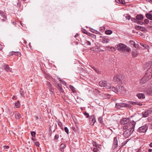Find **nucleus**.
<instances>
[{
  "label": "nucleus",
  "instance_id": "f257e3e1",
  "mask_svg": "<svg viewBox=\"0 0 152 152\" xmlns=\"http://www.w3.org/2000/svg\"><path fill=\"white\" fill-rule=\"evenodd\" d=\"M150 69L147 70L145 75L141 79L140 83L142 84H144L150 79L152 76V72H151Z\"/></svg>",
  "mask_w": 152,
  "mask_h": 152
},
{
  "label": "nucleus",
  "instance_id": "f03ea898",
  "mask_svg": "<svg viewBox=\"0 0 152 152\" xmlns=\"http://www.w3.org/2000/svg\"><path fill=\"white\" fill-rule=\"evenodd\" d=\"M116 49L119 51H122L124 53L129 52L131 49L125 44L119 43L115 46Z\"/></svg>",
  "mask_w": 152,
  "mask_h": 152
},
{
  "label": "nucleus",
  "instance_id": "7ed1b4c3",
  "mask_svg": "<svg viewBox=\"0 0 152 152\" xmlns=\"http://www.w3.org/2000/svg\"><path fill=\"white\" fill-rule=\"evenodd\" d=\"M131 106L130 104L124 103H120L116 104L115 107L116 108L120 109L123 107L130 108Z\"/></svg>",
  "mask_w": 152,
  "mask_h": 152
},
{
  "label": "nucleus",
  "instance_id": "20e7f679",
  "mask_svg": "<svg viewBox=\"0 0 152 152\" xmlns=\"http://www.w3.org/2000/svg\"><path fill=\"white\" fill-rule=\"evenodd\" d=\"M99 85L101 87H105L107 89H110V84L105 81H101L99 82Z\"/></svg>",
  "mask_w": 152,
  "mask_h": 152
},
{
  "label": "nucleus",
  "instance_id": "39448f33",
  "mask_svg": "<svg viewBox=\"0 0 152 152\" xmlns=\"http://www.w3.org/2000/svg\"><path fill=\"white\" fill-rule=\"evenodd\" d=\"M148 129V126L147 124H146L140 127L137 131L140 133H145L146 132Z\"/></svg>",
  "mask_w": 152,
  "mask_h": 152
},
{
  "label": "nucleus",
  "instance_id": "423d86ee",
  "mask_svg": "<svg viewBox=\"0 0 152 152\" xmlns=\"http://www.w3.org/2000/svg\"><path fill=\"white\" fill-rule=\"evenodd\" d=\"M123 77H121V76H115L113 78V81L114 82H116L119 84L121 85L122 84V80L123 79Z\"/></svg>",
  "mask_w": 152,
  "mask_h": 152
},
{
  "label": "nucleus",
  "instance_id": "0eeeda50",
  "mask_svg": "<svg viewBox=\"0 0 152 152\" xmlns=\"http://www.w3.org/2000/svg\"><path fill=\"white\" fill-rule=\"evenodd\" d=\"M131 125H130V127L127 130H129V132L130 133L131 135L134 131V128L136 123L134 121H131Z\"/></svg>",
  "mask_w": 152,
  "mask_h": 152
},
{
  "label": "nucleus",
  "instance_id": "6e6552de",
  "mask_svg": "<svg viewBox=\"0 0 152 152\" xmlns=\"http://www.w3.org/2000/svg\"><path fill=\"white\" fill-rule=\"evenodd\" d=\"M89 122L90 125L94 126V124L96 122V118L94 115H92L90 116L89 118Z\"/></svg>",
  "mask_w": 152,
  "mask_h": 152
},
{
  "label": "nucleus",
  "instance_id": "1a4fd4ad",
  "mask_svg": "<svg viewBox=\"0 0 152 152\" xmlns=\"http://www.w3.org/2000/svg\"><path fill=\"white\" fill-rule=\"evenodd\" d=\"M118 88V93L120 92L121 93L123 94L125 92L124 88L121 85L117 86Z\"/></svg>",
  "mask_w": 152,
  "mask_h": 152
},
{
  "label": "nucleus",
  "instance_id": "9d476101",
  "mask_svg": "<svg viewBox=\"0 0 152 152\" xmlns=\"http://www.w3.org/2000/svg\"><path fill=\"white\" fill-rule=\"evenodd\" d=\"M152 65V61H148L144 65V67L145 68H148V70L150 69L151 70V72H152V70L151 69H150Z\"/></svg>",
  "mask_w": 152,
  "mask_h": 152
},
{
  "label": "nucleus",
  "instance_id": "9b49d317",
  "mask_svg": "<svg viewBox=\"0 0 152 152\" xmlns=\"http://www.w3.org/2000/svg\"><path fill=\"white\" fill-rule=\"evenodd\" d=\"M129 122V119L127 118H124L121 119L120 121L121 124L124 125L128 124Z\"/></svg>",
  "mask_w": 152,
  "mask_h": 152
},
{
  "label": "nucleus",
  "instance_id": "f8f14e48",
  "mask_svg": "<svg viewBox=\"0 0 152 152\" xmlns=\"http://www.w3.org/2000/svg\"><path fill=\"white\" fill-rule=\"evenodd\" d=\"M118 141L117 137H115L113 138V145L112 146V148L113 149H114L118 147Z\"/></svg>",
  "mask_w": 152,
  "mask_h": 152
},
{
  "label": "nucleus",
  "instance_id": "ddd939ff",
  "mask_svg": "<svg viewBox=\"0 0 152 152\" xmlns=\"http://www.w3.org/2000/svg\"><path fill=\"white\" fill-rule=\"evenodd\" d=\"M2 66L3 68L5 71L10 72L11 71V69L9 67L8 65L5 64H3Z\"/></svg>",
  "mask_w": 152,
  "mask_h": 152
},
{
  "label": "nucleus",
  "instance_id": "4468645a",
  "mask_svg": "<svg viewBox=\"0 0 152 152\" xmlns=\"http://www.w3.org/2000/svg\"><path fill=\"white\" fill-rule=\"evenodd\" d=\"M56 86L60 92H64V91L63 89L62 85L60 83H57L56 82Z\"/></svg>",
  "mask_w": 152,
  "mask_h": 152
},
{
  "label": "nucleus",
  "instance_id": "2eb2a0df",
  "mask_svg": "<svg viewBox=\"0 0 152 152\" xmlns=\"http://www.w3.org/2000/svg\"><path fill=\"white\" fill-rule=\"evenodd\" d=\"M152 110H148L145 112H143L142 113L143 116L144 117H146L148 116L149 114L151 113Z\"/></svg>",
  "mask_w": 152,
  "mask_h": 152
},
{
  "label": "nucleus",
  "instance_id": "dca6fc26",
  "mask_svg": "<svg viewBox=\"0 0 152 152\" xmlns=\"http://www.w3.org/2000/svg\"><path fill=\"white\" fill-rule=\"evenodd\" d=\"M123 135L126 138L129 137L130 135V133L129 132V130H126L124 132Z\"/></svg>",
  "mask_w": 152,
  "mask_h": 152
},
{
  "label": "nucleus",
  "instance_id": "f3484780",
  "mask_svg": "<svg viewBox=\"0 0 152 152\" xmlns=\"http://www.w3.org/2000/svg\"><path fill=\"white\" fill-rule=\"evenodd\" d=\"M129 103L132 105H137L140 106H141L142 105V102H132L130 101Z\"/></svg>",
  "mask_w": 152,
  "mask_h": 152
},
{
  "label": "nucleus",
  "instance_id": "a211bd4d",
  "mask_svg": "<svg viewBox=\"0 0 152 152\" xmlns=\"http://www.w3.org/2000/svg\"><path fill=\"white\" fill-rule=\"evenodd\" d=\"M137 20H138L142 21L143 19V16L142 14L137 15L136 17Z\"/></svg>",
  "mask_w": 152,
  "mask_h": 152
},
{
  "label": "nucleus",
  "instance_id": "6ab92c4d",
  "mask_svg": "<svg viewBox=\"0 0 152 152\" xmlns=\"http://www.w3.org/2000/svg\"><path fill=\"white\" fill-rule=\"evenodd\" d=\"M7 20L6 16L2 17V18L0 19V24H2L3 23L7 21Z\"/></svg>",
  "mask_w": 152,
  "mask_h": 152
},
{
  "label": "nucleus",
  "instance_id": "aec40b11",
  "mask_svg": "<svg viewBox=\"0 0 152 152\" xmlns=\"http://www.w3.org/2000/svg\"><path fill=\"white\" fill-rule=\"evenodd\" d=\"M137 96L139 99H144L145 97L144 94L142 93H138L137 94Z\"/></svg>",
  "mask_w": 152,
  "mask_h": 152
},
{
  "label": "nucleus",
  "instance_id": "412c9836",
  "mask_svg": "<svg viewBox=\"0 0 152 152\" xmlns=\"http://www.w3.org/2000/svg\"><path fill=\"white\" fill-rule=\"evenodd\" d=\"M106 49L107 50H109L112 51L114 52L115 50V48L114 47L107 46L106 48Z\"/></svg>",
  "mask_w": 152,
  "mask_h": 152
},
{
  "label": "nucleus",
  "instance_id": "4be33fe9",
  "mask_svg": "<svg viewBox=\"0 0 152 152\" xmlns=\"http://www.w3.org/2000/svg\"><path fill=\"white\" fill-rule=\"evenodd\" d=\"M147 93L148 94L152 95V86L150 87L147 90Z\"/></svg>",
  "mask_w": 152,
  "mask_h": 152
},
{
  "label": "nucleus",
  "instance_id": "5701e85b",
  "mask_svg": "<svg viewBox=\"0 0 152 152\" xmlns=\"http://www.w3.org/2000/svg\"><path fill=\"white\" fill-rule=\"evenodd\" d=\"M131 125V122L129 123L128 124H126V125L124 126L123 127V129H129L130 127V125Z\"/></svg>",
  "mask_w": 152,
  "mask_h": 152
},
{
  "label": "nucleus",
  "instance_id": "b1692460",
  "mask_svg": "<svg viewBox=\"0 0 152 152\" xmlns=\"http://www.w3.org/2000/svg\"><path fill=\"white\" fill-rule=\"evenodd\" d=\"M15 118L16 119H19L21 118V116L18 112H16L15 114Z\"/></svg>",
  "mask_w": 152,
  "mask_h": 152
},
{
  "label": "nucleus",
  "instance_id": "393cba45",
  "mask_svg": "<svg viewBox=\"0 0 152 152\" xmlns=\"http://www.w3.org/2000/svg\"><path fill=\"white\" fill-rule=\"evenodd\" d=\"M135 28L137 30H140L142 31H143L144 30V29H145V28L142 26H135Z\"/></svg>",
  "mask_w": 152,
  "mask_h": 152
},
{
  "label": "nucleus",
  "instance_id": "a878e982",
  "mask_svg": "<svg viewBox=\"0 0 152 152\" xmlns=\"http://www.w3.org/2000/svg\"><path fill=\"white\" fill-rule=\"evenodd\" d=\"M66 145L65 144L62 143L60 145V150L61 151H64V149L66 147Z\"/></svg>",
  "mask_w": 152,
  "mask_h": 152
},
{
  "label": "nucleus",
  "instance_id": "bb28decb",
  "mask_svg": "<svg viewBox=\"0 0 152 152\" xmlns=\"http://www.w3.org/2000/svg\"><path fill=\"white\" fill-rule=\"evenodd\" d=\"M146 17L150 20H152V15L149 13H146L145 14Z\"/></svg>",
  "mask_w": 152,
  "mask_h": 152
},
{
  "label": "nucleus",
  "instance_id": "cd10ccee",
  "mask_svg": "<svg viewBox=\"0 0 152 152\" xmlns=\"http://www.w3.org/2000/svg\"><path fill=\"white\" fill-rule=\"evenodd\" d=\"M111 90H112L115 93H118V88H115L113 86L112 87H111V88L110 89Z\"/></svg>",
  "mask_w": 152,
  "mask_h": 152
},
{
  "label": "nucleus",
  "instance_id": "c85d7f7f",
  "mask_svg": "<svg viewBox=\"0 0 152 152\" xmlns=\"http://www.w3.org/2000/svg\"><path fill=\"white\" fill-rule=\"evenodd\" d=\"M6 14L3 11L0 10V19L2 18V17L6 16Z\"/></svg>",
  "mask_w": 152,
  "mask_h": 152
},
{
  "label": "nucleus",
  "instance_id": "c756f323",
  "mask_svg": "<svg viewBox=\"0 0 152 152\" xmlns=\"http://www.w3.org/2000/svg\"><path fill=\"white\" fill-rule=\"evenodd\" d=\"M132 54L133 57H136L137 56L138 53L137 51H132Z\"/></svg>",
  "mask_w": 152,
  "mask_h": 152
},
{
  "label": "nucleus",
  "instance_id": "7c9ffc66",
  "mask_svg": "<svg viewBox=\"0 0 152 152\" xmlns=\"http://www.w3.org/2000/svg\"><path fill=\"white\" fill-rule=\"evenodd\" d=\"M20 106V104L19 100L17 101V102L15 103V106L17 108L19 107Z\"/></svg>",
  "mask_w": 152,
  "mask_h": 152
},
{
  "label": "nucleus",
  "instance_id": "2f4dec72",
  "mask_svg": "<svg viewBox=\"0 0 152 152\" xmlns=\"http://www.w3.org/2000/svg\"><path fill=\"white\" fill-rule=\"evenodd\" d=\"M47 88L49 90V91L51 92L52 93V94H54V90L53 88L52 87V86L48 88Z\"/></svg>",
  "mask_w": 152,
  "mask_h": 152
},
{
  "label": "nucleus",
  "instance_id": "473e14b6",
  "mask_svg": "<svg viewBox=\"0 0 152 152\" xmlns=\"http://www.w3.org/2000/svg\"><path fill=\"white\" fill-rule=\"evenodd\" d=\"M116 2L118 3H121L122 4H124L125 2L124 0H115Z\"/></svg>",
  "mask_w": 152,
  "mask_h": 152
},
{
  "label": "nucleus",
  "instance_id": "72a5a7b5",
  "mask_svg": "<svg viewBox=\"0 0 152 152\" xmlns=\"http://www.w3.org/2000/svg\"><path fill=\"white\" fill-rule=\"evenodd\" d=\"M102 42L103 43H107L109 41V40L107 38H104L102 39Z\"/></svg>",
  "mask_w": 152,
  "mask_h": 152
},
{
  "label": "nucleus",
  "instance_id": "f704fd0d",
  "mask_svg": "<svg viewBox=\"0 0 152 152\" xmlns=\"http://www.w3.org/2000/svg\"><path fill=\"white\" fill-rule=\"evenodd\" d=\"M113 33V31L111 30H107L105 31V33L107 35L111 34Z\"/></svg>",
  "mask_w": 152,
  "mask_h": 152
},
{
  "label": "nucleus",
  "instance_id": "c9c22d12",
  "mask_svg": "<svg viewBox=\"0 0 152 152\" xmlns=\"http://www.w3.org/2000/svg\"><path fill=\"white\" fill-rule=\"evenodd\" d=\"M98 121L99 122L102 124H104L103 121V117L100 116L98 118Z\"/></svg>",
  "mask_w": 152,
  "mask_h": 152
},
{
  "label": "nucleus",
  "instance_id": "e433bc0d",
  "mask_svg": "<svg viewBox=\"0 0 152 152\" xmlns=\"http://www.w3.org/2000/svg\"><path fill=\"white\" fill-rule=\"evenodd\" d=\"M69 87L73 92H76L75 88L73 86L70 85L69 86Z\"/></svg>",
  "mask_w": 152,
  "mask_h": 152
},
{
  "label": "nucleus",
  "instance_id": "4c0bfd02",
  "mask_svg": "<svg viewBox=\"0 0 152 152\" xmlns=\"http://www.w3.org/2000/svg\"><path fill=\"white\" fill-rule=\"evenodd\" d=\"M83 114L86 118H88L90 117L89 114L86 111L84 112Z\"/></svg>",
  "mask_w": 152,
  "mask_h": 152
},
{
  "label": "nucleus",
  "instance_id": "58836bf2",
  "mask_svg": "<svg viewBox=\"0 0 152 152\" xmlns=\"http://www.w3.org/2000/svg\"><path fill=\"white\" fill-rule=\"evenodd\" d=\"M58 125L60 127L61 129L63 130V126L62 123L60 122V121H58Z\"/></svg>",
  "mask_w": 152,
  "mask_h": 152
},
{
  "label": "nucleus",
  "instance_id": "ea45409f",
  "mask_svg": "<svg viewBox=\"0 0 152 152\" xmlns=\"http://www.w3.org/2000/svg\"><path fill=\"white\" fill-rule=\"evenodd\" d=\"M83 43L84 44H86L88 45H91V42L85 40Z\"/></svg>",
  "mask_w": 152,
  "mask_h": 152
},
{
  "label": "nucleus",
  "instance_id": "a19ab883",
  "mask_svg": "<svg viewBox=\"0 0 152 152\" xmlns=\"http://www.w3.org/2000/svg\"><path fill=\"white\" fill-rule=\"evenodd\" d=\"M20 94L21 95L23 96V97H24V91L22 89V88H21L20 90Z\"/></svg>",
  "mask_w": 152,
  "mask_h": 152
},
{
  "label": "nucleus",
  "instance_id": "79ce46f5",
  "mask_svg": "<svg viewBox=\"0 0 152 152\" xmlns=\"http://www.w3.org/2000/svg\"><path fill=\"white\" fill-rule=\"evenodd\" d=\"M140 45L146 49H148L149 47V46L145 44L141 43Z\"/></svg>",
  "mask_w": 152,
  "mask_h": 152
},
{
  "label": "nucleus",
  "instance_id": "37998d69",
  "mask_svg": "<svg viewBox=\"0 0 152 152\" xmlns=\"http://www.w3.org/2000/svg\"><path fill=\"white\" fill-rule=\"evenodd\" d=\"M92 143L94 146H96V147H99V145L97 144L96 142L93 141Z\"/></svg>",
  "mask_w": 152,
  "mask_h": 152
},
{
  "label": "nucleus",
  "instance_id": "c03bdc74",
  "mask_svg": "<svg viewBox=\"0 0 152 152\" xmlns=\"http://www.w3.org/2000/svg\"><path fill=\"white\" fill-rule=\"evenodd\" d=\"M46 85L47 86V88L52 86L51 83L49 82H46Z\"/></svg>",
  "mask_w": 152,
  "mask_h": 152
},
{
  "label": "nucleus",
  "instance_id": "a18cd8bd",
  "mask_svg": "<svg viewBox=\"0 0 152 152\" xmlns=\"http://www.w3.org/2000/svg\"><path fill=\"white\" fill-rule=\"evenodd\" d=\"M125 17L126 19H127L128 20H129L131 18V17L130 15L127 14L125 15Z\"/></svg>",
  "mask_w": 152,
  "mask_h": 152
},
{
  "label": "nucleus",
  "instance_id": "49530a36",
  "mask_svg": "<svg viewBox=\"0 0 152 152\" xmlns=\"http://www.w3.org/2000/svg\"><path fill=\"white\" fill-rule=\"evenodd\" d=\"M15 55H17L18 56H20L21 55L20 53L18 51H15Z\"/></svg>",
  "mask_w": 152,
  "mask_h": 152
},
{
  "label": "nucleus",
  "instance_id": "de8ad7c7",
  "mask_svg": "<svg viewBox=\"0 0 152 152\" xmlns=\"http://www.w3.org/2000/svg\"><path fill=\"white\" fill-rule=\"evenodd\" d=\"M64 130L65 132L67 134H69V130L66 127H65L64 128Z\"/></svg>",
  "mask_w": 152,
  "mask_h": 152
},
{
  "label": "nucleus",
  "instance_id": "09e8293b",
  "mask_svg": "<svg viewBox=\"0 0 152 152\" xmlns=\"http://www.w3.org/2000/svg\"><path fill=\"white\" fill-rule=\"evenodd\" d=\"M131 20L133 22L135 23H137V20L136 19H135V18H131Z\"/></svg>",
  "mask_w": 152,
  "mask_h": 152
},
{
  "label": "nucleus",
  "instance_id": "8fccbe9b",
  "mask_svg": "<svg viewBox=\"0 0 152 152\" xmlns=\"http://www.w3.org/2000/svg\"><path fill=\"white\" fill-rule=\"evenodd\" d=\"M15 51L11 52L9 53V56H12L14 55H15Z\"/></svg>",
  "mask_w": 152,
  "mask_h": 152
},
{
  "label": "nucleus",
  "instance_id": "3c124183",
  "mask_svg": "<svg viewBox=\"0 0 152 152\" xmlns=\"http://www.w3.org/2000/svg\"><path fill=\"white\" fill-rule=\"evenodd\" d=\"M59 137V135L58 134H56L55 135L54 138L53 139V140H57Z\"/></svg>",
  "mask_w": 152,
  "mask_h": 152
},
{
  "label": "nucleus",
  "instance_id": "603ef678",
  "mask_svg": "<svg viewBox=\"0 0 152 152\" xmlns=\"http://www.w3.org/2000/svg\"><path fill=\"white\" fill-rule=\"evenodd\" d=\"M82 32L83 33L87 34V35H88V34H90V33H89L86 30L84 29H83V30H82Z\"/></svg>",
  "mask_w": 152,
  "mask_h": 152
},
{
  "label": "nucleus",
  "instance_id": "864d4df0",
  "mask_svg": "<svg viewBox=\"0 0 152 152\" xmlns=\"http://www.w3.org/2000/svg\"><path fill=\"white\" fill-rule=\"evenodd\" d=\"M127 141H126L122 142L121 146V147H123L127 143Z\"/></svg>",
  "mask_w": 152,
  "mask_h": 152
},
{
  "label": "nucleus",
  "instance_id": "5fc2aeb1",
  "mask_svg": "<svg viewBox=\"0 0 152 152\" xmlns=\"http://www.w3.org/2000/svg\"><path fill=\"white\" fill-rule=\"evenodd\" d=\"M96 148H93V151L94 152H98L99 151V149Z\"/></svg>",
  "mask_w": 152,
  "mask_h": 152
},
{
  "label": "nucleus",
  "instance_id": "6e6d98bb",
  "mask_svg": "<svg viewBox=\"0 0 152 152\" xmlns=\"http://www.w3.org/2000/svg\"><path fill=\"white\" fill-rule=\"evenodd\" d=\"M31 134L32 137H35L36 135V132H34L32 131L31 132Z\"/></svg>",
  "mask_w": 152,
  "mask_h": 152
},
{
  "label": "nucleus",
  "instance_id": "4d7b16f0",
  "mask_svg": "<svg viewBox=\"0 0 152 152\" xmlns=\"http://www.w3.org/2000/svg\"><path fill=\"white\" fill-rule=\"evenodd\" d=\"M144 23L146 24H148L149 23V20L147 19H145L144 20Z\"/></svg>",
  "mask_w": 152,
  "mask_h": 152
},
{
  "label": "nucleus",
  "instance_id": "13d9d810",
  "mask_svg": "<svg viewBox=\"0 0 152 152\" xmlns=\"http://www.w3.org/2000/svg\"><path fill=\"white\" fill-rule=\"evenodd\" d=\"M35 145L38 147L39 146V142H35Z\"/></svg>",
  "mask_w": 152,
  "mask_h": 152
},
{
  "label": "nucleus",
  "instance_id": "bf43d9fd",
  "mask_svg": "<svg viewBox=\"0 0 152 152\" xmlns=\"http://www.w3.org/2000/svg\"><path fill=\"white\" fill-rule=\"evenodd\" d=\"M137 23L139 24L140 25H142V24H143L144 23V22H142V21H137Z\"/></svg>",
  "mask_w": 152,
  "mask_h": 152
},
{
  "label": "nucleus",
  "instance_id": "052dcab7",
  "mask_svg": "<svg viewBox=\"0 0 152 152\" xmlns=\"http://www.w3.org/2000/svg\"><path fill=\"white\" fill-rule=\"evenodd\" d=\"M134 46L136 48H139V45L138 44H134Z\"/></svg>",
  "mask_w": 152,
  "mask_h": 152
},
{
  "label": "nucleus",
  "instance_id": "680f3d73",
  "mask_svg": "<svg viewBox=\"0 0 152 152\" xmlns=\"http://www.w3.org/2000/svg\"><path fill=\"white\" fill-rule=\"evenodd\" d=\"M90 31L93 33H95L96 31V30H94L93 28H90Z\"/></svg>",
  "mask_w": 152,
  "mask_h": 152
},
{
  "label": "nucleus",
  "instance_id": "e2e57ef3",
  "mask_svg": "<svg viewBox=\"0 0 152 152\" xmlns=\"http://www.w3.org/2000/svg\"><path fill=\"white\" fill-rule=\"evenodd\" d=\"M3 147L5 149H7L9 148L10 147L8 145H4L3 146Z\"/></svg>",
  "mask_w": 152,
  "mask_h": 152
},
{
  "label": "nucleus",
  "instance_id": "0e129e2a",
  "mask_svg": "<svg viewBox=\"0 0 152 152\" xmlns=\"http://www.w3.org/2000/svg\"><path fill=\"white\" fill-rule=\"evenodd\" d=\"M91 68H92L96 72H98L99 71L98 70H97L95 67L94 66L91 67Z\"/></svg>",
  "mask_w": 152,
  "mask_h": 152
},
{
  "label": "nucleus",
  "instance_id": "69168bd1",
  "mask_svg": "<svg viewBox=\"0 0 152 152\" xmlns=\"http://www.w3.org/2000/svg\"><path fill=\"white\" fill-rule=\"evenodd\" d=\"M45 77L47 78V79H49V76H48V75L47 74H45Z\"/></svg>",
  "mask_w": 152,
  "mask_h": 152
},
{
  "label": "nucleus",
  "instance_id": "338daca9",
  "mask_svg": "<svg viewBox=\"0 0 152 152\" xmlns=\"http://www.w3.org/2000/svg\"><path fill=\"white\" fill-rule=\"evenodd\" d=\"M13 99H17V97L15 96H13L12 98Z\"/></svg>",
  "mask_w": 152,
  "mask_h": 152
},
{
  "label": "nucleus",
  "instance_id": "774afa93",
  "mask_svg": "<svg viewBox=\"0 0 152 152\" xmlns=\"http://www.w3.org/2000/svg\"><path fill=\"white\" fill-rule=\"evenodd\" d=\"M96 32H95V33L96 34H101V33L100 32H99L98 31H97L96 30Z\"/></svg>",
  "mask_w": 152,
  "mask_h": 152
}]
</instances>
